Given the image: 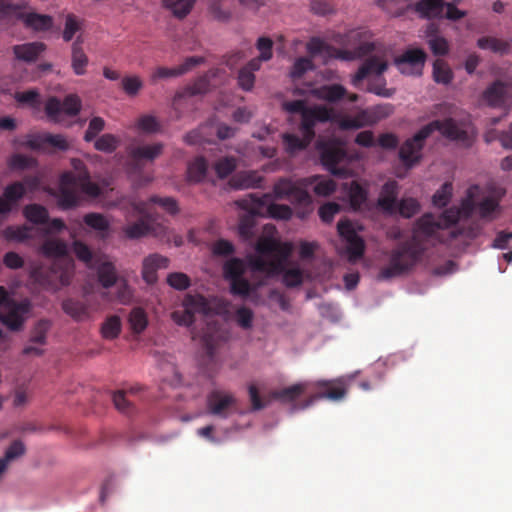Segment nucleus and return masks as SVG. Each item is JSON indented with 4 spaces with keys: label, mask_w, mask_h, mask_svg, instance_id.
<instances>
[{
    "label": "nucleus",
    "mask_w": 512,
    "mask_h": 512,
    "mask_svg": "<svg viewBox=\"0 0 512 512\" xmlns=\"http://www.w3.org/2000/svg\"><path fill=\"white\" fill-rule=\"evenodd\" d=\"M440 229L442 227L438 217L425 214L419 218L412 238L398 244L387 254L388 261L380 268L378 279L389 280L410 271L420 261L424 253L422 239L435 236Z\"/></svg>",
    "instance_id": "obj_1"
},
{
    "label": "nucleus",
    "mask_w": 512,
    "mask_h": 512,
    "mask_svg": "<svg viewBox=\"0 0 512 512\" xmlns=\"http://www.w3.org/2000/svg\"><path fill=\"white\" fill-rule=\"evenodd\" d=\"M435 131H439L446 138L461 142L465 146H470L473 141L470 134L459 127L452 118L443 121L434 120L406 139L399 147L398 157L405 168L411 169L420 163L425 141Z\"/></svg>",
    "instance_id": "obj_2"
},
{
    "label": "nucleus",
    "mask_w": 512,
    "mask_h": 512,
    "mask_svg": "<svg viewBox=\"0 0 512 512\" xmlns=\"http://www.w3.org/2000/svg\"><path fill=\"white\" fill-rule=\"evenodd\" d=\"M284 109L292 114H300V131L308 140L315 137V126L318 122H326L331 118V112L325 106L308 107L304 100H293L283 104Z\"/></svg>",
    "instance_id": "obj_3"
},
{
    "label": "nucleus",
    "mask_w": 512,
    "mask_h": 512,
    "mask_svg": "<svg viewBox=\"0 0 512 512\" xmlns=\"http://www.w3.org/2000/svg\"><path fill=\"white\" fill-rule=\"evenodd\" d=\"M41 251L44 256L54 259L52 268L55 273H59L61 285H69L74 273V261L68 253L66 242L47 239L43 242Z\"/></svg>",
    "instance_id": "obj_4"
},
{
    "label": "nucleus",
    "mask_w": 512,
    "mask_h": 512,
    "mask_svg": "<svg viewBox=\"0 0 512 512\" xmlns=\"http://www.w3.org/2000/svg\"><path fill=\"white\" fill-rule=\"evenodd\" d=\"M316 149L320 154L321 163L326 170L337 176H342L346 173V169L338 167V164L346 158V151L339 139H318Z\"/></svg>",
    "instance_id": "obj_5"
},
{
    "label": "nucleus",
    "mask_w": 512,
    "mask_h": 512,
    "mask_svg": "<svg viewBox=\"0 0 512 512\" xmlns=\"http://www.w3.org/2000/svg\"><path fill=\"white\" fill-rule=\"evenodd\" d=\"M363 227L347 218L341 219L337 223V231L342 241L345 243V250L349 261L355 262L362 258L365 252V241L359 235Z\"/></svg>",
    "instance_id": "obj_6"
},
{
    "label": "nucleus",
    "mask_w": 512,
    "mask_h": 512,
    "mask_svg": "<svg viewBox=\"0 0 512 512\" xmlns=\"http://www.w3.org/2000/svg\"><path fill=\"white\" fill-rule=\"evenodd\" d=\"M236 204L246 211V214L240 217L238 233L243 240H250L254 236L255 217L264 215L265 203L258 200L256 194H249L237 200Z\"/></svg>",
    "instance_id": "obj_7"
},
{
    "label": "nucleus",
    "mask_w": 512,
    "mask_h": 512,
    "mask_svg": "<svg viewBox=\"0 0 512 512\" xmlns=\"http://www.w3.org/2000/svg\"><path fill=\"white\" fill-rule=\"evenodd\" d=\"M272 198L286 199L294 205L308 207L312 204V198L305 189L302 180L294 182L288 178H280L273 186Z\"/></svg>",
    "instance_id": "obj_8"
},
{
    "label": "nucleus",
    "mask_w": 512,
    "mask_h": 512,
    "mask_svg": "<svg viewBox=\"0 0 512 512\" xmlns=\"http://www.w3.org/2000/svg\"><path fill=\"white\" fill-rule=\"evenodd\" d=\"M313 387L316 391L305 401L304 408L309 407L319 399L341 401L347 395V386L342 378L338 380L317 381L313 384Z\"/></svg>",
    "instance_id": "obj_9"
},
{
    "label": "nucleus",
    "mask_w": 512,
    "mask_h": 512,
    "mask_svg": "<svg viewBox=\"0 0 512 512\" xmlns=\"http://www.w3.org/2000/svg\"><path fill=\"white\" fill-rule=\"evenodd\" d=\"M81 107V99L76 94L67 95L62 102L50 97L45 104V113L51 121L59 122L62 113L74 117L79 114Z\"/></svg>",
    "instance_id": "obj_10"
},
{
    "label": "nucleus",
    "mask_w": 512,
    "mask_h": 512,
    "mask_svg": "<svg viewBox=\"0 0 512 512\" xmlns=\"http://www.w3.org/2000/svg\"><path fill=\"white\" fill-rule=\"evenodd\" d=\"M229 331L218 322H208L204 329L201 343L209 358H213L217 349L228 341Z\"/></svg>",
    "instance_id": "obj_11"
},
{
    "label": "nucleus",
    "mask_w": 512,
    "mask_h": 512,
    "mask_svg": "<svg viewBox=\"0 0 512 512\" xmlns=\"http://www.w3.org/2000/svg\"><path fill=\"white\" fill-rule=\"evenodd\" d=\"M255 249L257 253L274 257L272 262H280L282 271L284 263L292 253L293 247L287 242L283 243L272 238H261L258 240Z\"/></svg>",
    "instance_id": "obj_12"
},
{
    "label": "nucleus",
    "mask_w": 512,
    "mask_h": 512,
    "mask_svg": "<svg viewBox=\"0 0 512 512\" xmlns=\"http://www.w3.org/2000/svg\"><path fill=\"white\" fill-rule=\"evenodd\" d=\"M206 403L209 414L227 418L231 408L236 405V398L231 393L213 390L207 395Z\"/></svg>",
    "instance_id": "obj_13"
},
{
    "label": "nucleus",
    "mask_w": 512,
    "mask_h": 512,
    "mask_svg": "<svg viewBox=\"0 0 512 512\" xmlns=\"http://www.w3.org/2000/svg\"><path fill=\"white\" fill-rule=\"evenodd\" d=\"M426 58L427 55L424 50L419 48L408 49L395 59V65L403 74H419Z\"/></svg>",
    "instance_id": "obj_14"
},
{
    "label": "nucleus",
    "mask_w": 512,
    "mask_h": 512,
    "mask_svg": "<svg viewBox=\"0 0 512 512\" xmlns=\"http://www.w3.org/2000/svg\"><path fill=\"white\" fill-rule=\"evenodd\" d=\"M6 312L0 316L1 322L12 331L22 329L25 315L30 310V304L27 300L21 302H11L5 307Z\"/></svg>",
    "instance_id": "obj_15"
},
{
    "label": "nucleus",
    "mask_w": 512,
    "mask_h": 512,
    "mask_svg": "<svg viewBox=\"0 0 512 512\" xmlns=\"http://www.w3.org/2000/svg\"><path fill=\"white\" fill-rule=\"evenodd\" d=\"M394 107L392 104L377 105L370 110L363 111L359 114L357 119L345 122L346 127L360 128L364 125H373L382 119L392 115Z\"/></svg>",
    "instance_id": "obj_16"
},
{
    "label": "nucleus",
    "mask_w": 512,
    "mask_h": 512,
    "mask_svg": "<svg viewBox=\"0 0 512 512\" xmlns=\"http://www.w3.org/2000/svg\"><path fill=\"white\" fill-rule=\"evenodd\" d=\"M39 184L37 177H26L24 182L15 181L7 185L3 192V201L8 205L9 213L14 205H16L26 194V185L35 188Z\"/></svg>",
    "instance_id": "obj_17"
},
{
    "label": "nucleus",
    "mask_w": 512,
    "mask_h": 512,
    "mask_svg": "<svg viewBox=\"0 0 512 512\" xmlns=\"http://www.w3.org/2000/svg\"><path fill=\"white\" fill-rule=\"evenodd\" d=\"M307 51L311 56L323 55L340 60H351L353 58L350 51L337 49L318 37L310 39L307 43Z\"/></svg>",
    "instance_id": "obj_18"
},
{
    "label": "nucleus",
    "mask_w": 512,
    "mask_h": 512,
    "mask_svg": "<svg viewBox=\"0 0 512 512\" xmlns=\"http://www.w3.org/2000/svg\"><path fill=\"white\" fill-rule=\"evenodd\" d=\"M76 176L72 172H64L60 177L59 204L64 209L75 207L78 204V190Z\"/></svg>",
    "instance_id": "obj_19"
},
{
    "label": "nucleus",
    "mask_w": 512,
    "mask_h": 512,
    "mask_svg": "<svg viewBox=\"0 0 512 512\" xmlns=\"http://www.w3.org/2000/svg\"><path fill=\"white\" fill-rule=\"evenodd\" d=\"M209 87L210 77L208 74H204L196 78L194 82L188 85L182 92L177 93L173 100V109L176 113V119L181 117L179 107L182 105V100H184L186 97L205 94L208 92Z\"/></svg>",
    "instance_id": "obj_20"
},
{
    "label": "nucleus",
    "mask_w": 512,
    "mask_h": 512,
    "mask_svg": "<svg viewBox=\"0 0 512 512\" xmlns=\"http://www.w3.org/2000/svg\"><path fill=\"white\" fill-rule=\"evenodd\" d=\"M342 191L353 211H360L366 206L368 191L357 181L353 180L349 183H344L342 185Z\"/></svg>",
    "instance_id": "obj_21"
},
{
    "label": "nucleus",
    "mask_w": 512,
    "mask_h": 512,
    "mask_svg": "<svg viewBox=\"0 0 512 512\" xmlns=\"http://www.w3.org/2000/svg\"><path fill=\"white\" fill-rule=\"evenodd\" d=\"M387 69V62L378 56L367 58L359 67L358 71L352 78V84L359 87L360 83L369 75H381Z\"/></svg>",
    "instance_id": "obj_22"
},
{
    "label": "nucleus",
    "mask_w": 512,
    "mask_h": 512,
    "mask_svg": "<svg viewBox=\"0 0 512 512\" xmlns=\"http://www.w3.org/2000/svg\"><path fill=\"white\" fill-rule=\"evenodd\" d=\"M169 265V259L160 254H151L144 258L142 264V277L148 284H154L158 277L157 271L159 269L167 268Z\"/></svg>",
    "instance_id": "obj_23"
},
{
    "label": "nucleus",
    "mask_w": 512,
    "mask_h": 512,
    "mask_svg": "<svg viewBox=\"0 0 512 512\" xmlns=\"http://www.w3.org/2000/svg\"><path fill=\"white\" fill-rule=\"evenodd\" d=\"M399 186L396 181L386 182L380 192L377 204L386 213L393 214L397 210Z\"/></svg>",
    "instance_id": "obj_24"
},
{
    "label": "nucleus",
    "mask_w": 512,
    "mask_h": 512,
    "mask_svg": "<svg viewBox=\"0 0 512 512\" xmlns=\"http://www.w3.org/2000/svg\"><path fill=\"white\" fill-rule=\"evenodd\" d=\"M310 94L319 100L336 103L347 95V90L341 84H331L312 88Z\"/></svg>",
    "instance_id": "obj_25"
},
{
    "label": "nucleus",
    "mask_w": 512,
    "mask_h": 512,
    "mask_svg": "<svg viewBox=\"0 0 512 512\" xmlns=\"http://www.w3.org/2000/svg\"><path fill=\"white\" fill-rule=\"evenodd\" d=\"M444 0H420L415 4V11L423 19H441L444 16Z\"/></svg>",
    "instance_id": "obj_26"
},
{
    "label": "nucleus",
    "mask_w": 512,
    "mask_h": 512,
    "mask_svg": "<svg viewBox=\"0 0 512 512\" xmlns=\"http://www.w3.org/2000/svg\"><path fill=\"white\" fill-rule=\"evenodd\" d=\"M46 45L43 42H29L14 45L12 50L16 59L24 62H34L44 52Z\"/></svg>",
    "instance_id": "obj_27"
},
{
    "label": "nucleus",
    "mask_w": 512,
    "mask_h": 512,
    "mask_svg": "<svg viewBox=\"0 0 512 512\" xmlns=\"http://www.w3.org/2000/svg\"><path fill=\"white\" fill-rule=\"evenodd\" d=\"M83 39L78 36L71 47V67L75 75L82 76L86 73L89 59L82 47Z\"/></svg>",
    "instance_id": "obj_28"
},
{
    "label": "nucleus",
    "mask_w": 512,
    "mask_h": 512,
    "mask_svg": "<svg viewBox=\"0 0 512 512\" xmlns=\"http://www.w3.org/2000/svg\"><path fill=\"white\" fill-rule=\"evenodd\" d=\"M302 184L305 187H312L313 192L317 196L327 197L330 196L336 190V182L328 177L314 175L305 179H302Z\"/></svg>",
    "instance_id": "obj_29"
},
{
    "label": "nucleus",
    "mask_w": 512,
    "mask_h": 512,
    "mask_svg": "<svg viewBox=\"0 0 512 512\" xmlns=\"http://www.w3.org/2000/svg\"><path fill=\"white\" fill-rule=\"evenodd\" d=\"M310 388V384L307 382L297 383L289 387H285L270 392V397L274 400H278L281 403H291L298 399Z\"/></svg>",
    "instance_id": "obj_30"
},
{
    "label": "nucleus",
    "mask_w": 512,
    "mask_h": 512,
    "mask_svg": "<svg viewBox=\"0 0 512 512\" xmlns=\"http://www.w3.org/2000/svg\"><path fill=\"white\" fill-rule=\"evenodd\" d=\"M18 19L21 20L26 27L35 31H47L51 29L53 25V19L51 16L35 12L25 13L21 11L18 13Z\"/></svg>",
    "instance_id": "obj_31"
},
{
    "label": "nucleus",
    "mask_w": 512,
    "mask_h": 512,
    "mask_svg": "<svg viewBox=\"0 0 512 512\" xmlns=\"http://www.w3.org/2000/svg\"><path fill=\"white\" fill-rule=\"evenodd\" d=\"M507 98L506 85L501 81H495L483 92L484 101L493 108L502 107Z\"/></svg>",
    "instance_id": "obj_32"
},
{
    "label": "nucleus",
    "mask_w": 512,
    "mask_h": 512,
    "mask_svg": "<svg viewBox=\"0 0 512 512\" xmlns=\"http://www.w3.org/2000/svg\"><path fill=\"white\" fill-rule=\"evenodd\" d=\"M258 200H263L265 203L264 214L267 213L271 218L278 220H288L292 217V209L285 204L272 203L271 193H266L261 196L257 195Z\"/></svg>",
    "instance_id": "obj_33"
},
{
    "label": "nucleus",
    "mask_w": 512,
    "mask_h": 512,
    "mask_svg": "<svg viewBox=\"0 0 512 512\" xmlns=\"http://www.w3.org/2000/svg\"><path fill=\"white\" fill-rule=\"evenodd\" d=\"M262 182L263 177L257 171H241L230 180L234 189L259 188Z\"/></svg>",
    "instance_id": "obj_34"
},
{
    "label": "nucleus",
    "mask_w": 512,
    "mask_h": 512,
    "mask_svg": "<svg viewBox=\"0 0 512 512\" xmlns=\"http://www.w3.org/2000/svg\"><path fill=\"white\" fill-rule=\"evenodd\" d=\"M266 254L251 255L248 257L250 268L255 272L266 273L268 275L279 274L281 272V263L272 262L265 258Z\"/></svg>",
    "instance_id": "obj_35"
},
{
    "label": "nucleus",
    "mask_w": 512,
    "mask_h": 512,
    "mask_svg": "<svg viewBox=\"0 0 512 512\" xmlns=\"http://www.w3.org/2000/svg\"><path fill=\"white\" fill-rule=\"evenodd\" d=\"M63 311L75 321H84L90 317L88 305L74 298L65 299L62 302Z\"/></svg>",
    "instance_id": "obj_36"
},
{
    "label": "nucleus",
    "mask_w": 512,
    "mask_h": 512,
    "mask_svg": "<svg viewBox=\"0 0 512 512\" xmlns=\"http://www.w3.org/2000/svg\"><path fill=\"white\" fill-rule=\"evenodd\" d=\"M48 144L59 150H67L69 144L62 135L44 134L36 136L28 140L27 145L32 149H40L43 145Z\"/></svg>",
    "instance_id": "obj_37"
},
{
    "label": "nucleus",
    "mask_w": 512,
    "mask_h": 512,
    "mask_svg": "<svg viewBox=\"0 0 512 512\" xmlns=\"http://www.w3.org/2000/svg\"><path fill=\"white\" fill-rule=\"evenodd\" d=\"M163 151L162 143H154L152 145H140L132 147L129 151L130 156L137 162L142 160L153 161L161 155Z\"/></svg>",
    "instance_id": "obj_38"
},
{
    "label": "nucleus",
    "mask_w": 512,
    "mask_h": 512,
    "mask_svg": "<svg viewBox=\"0 0 512 512\" xmlns=\"http://www.w3.org/2000/svg\"><path fill=\"white\" fill-rule=\"evenodd\" d=\"M477 46L482 50H489L501 56L510 53V42L492 36H484L477 40Z\"/></svg>",
    "instance_id": "obj_39"
},
{
    "label": "nucleus",
    "mask_w": 512,
    "mask_h": 512,
    "mask_svg": "<svg viewBox=\"0 0 512 512\" xmlns=\"http://www.w3.org/2000/svg\"><path fill=\"white\" fill-rule=\"evenodd\" d=\"M114 286H116V293L112 295L110 292H105L102 295L103 298L123 305L129 304L132 300L133 292L127 281L125 279H119Z\"/></svg>",
    "instance_id": "obj_40"
},
{
    "label": "nucleus",
    "mask_w": 512,
    "mask_h": 512,
    "mask_svg": "<svg viewBox=\"0 0 512 512\" xmlns=\"http://www.w3.org/2000/svg\"><path fill=\"white\" fill-rule=\"evenodd\" d=\"M97 277L103 288H111L119 280L116 268L112 262L104 261L97 267Z\"/></svg>",
    "instance_id": "obj_41"
},
{
    "label": "nucleus",
    "mask_w": 512,
    "mask_h": 512,
    "mask_svg": "<svg viewBox=\"0 0 512 512\" xmlns=\"http://www.w3.org/2000/svg\"><path fill=\"white\" fill-rule=\"evenodd\" d=\"M25 218L36 225H44L48 222V210L40 204H29L23 209Z\"/></svg>",
    "instance_id": "obj_42"
},
{
    "label": "nucleus",
    "mask_w": 512,
    "mask_h": 512,
    "mask_svg": "<svg viewBox=\"0 0 512 512\" xmlns=\"http://www.w3.org/2000/svg\"><path fill=\"white\" fill-rule=\"evenodd\" d=\"M312 140H308L307 137H299L295 134L286 133L283 135L284 149L289 154H294L298 151L306 149Z\"/></svg>",
    "instance_id": "obj_43"
},
{
    "label": "nucleus",
    "mask_w": 512,
    "mask_h": 512,
    "mask_svg": "<svg viewBox=\"0 0 512 512\" xmlns=\"http://www.w3.org/2000/svg\"><path fill=\"white\" fill-rule=\"evenodd\" d=\"M26 451L25 445L20 440H15L7 448L5 456L0 459V477L7 469L8 463L20 456Z\"/></svg>",
    "instance_id": "obj_44"
},
{
    "label": "nucleus",
    "mask_w": 512,
    "mask_h": 512,
    "mask_svg": "<svg viewBox=\"0 0 512 512\" xmlns=\"http://www.w3.org/2000/svg\"><path fill=\"white\" fill-rule=\"evenodd\" d=\"M207 162L204 157H197L194 159L187 168V177L190 182L202 181L207 173Z\"/></svg>",
    "instance_id": "obj_45"
},
{
    "label": "nucleus",
    "mask_w": 512,
    "mask_h": 512,
    "mask_svg": "<svg viewBox=\"0 0 512 512\" xmlns=\"http://www.w3.org/2000/svg\"><path fill=\"white\" fill-rule=\"evenodd\" d=\"M165 8L169 9L172 14L182 19L191 11L195 0H162Z\"/></svg>",
    "instance_id": "obj_46"
},
{
    "label": "nucleus",
    "mask_w": 512,
    "mask_h": 512,
    "mask_svg": "<svg viewBox=\"0 0 512 512\" xmlns=\"http://www.w3.org/2000/svg\"><path fill=\"white\" fill-rule=\"evenodd\" d=\"M453 77V71L445 61L435 60L433 64V79L436 83L447 85L451 83Z\"/></svg>",
    "instance_id": "obj_47"
},
{
    "label": "nucleus",
    "mask_w": 512,
    "mask_h": 512,
    "mask_svg": "<svg viewBox=\"0 0 512 512\" xmlns=\"http://www.w3.org/2000/svg\"><path fill=\"white\" fill-rule=\"evenodd\" d=\"M121 319L117 315L109 316L101 326V335L104 339H116L121 332Z\"/></svg>",
    "instance_id": "obj_48"
},
{
    "label": "nucleus",
    "mask_w": 512,
    "mask_h": 512,
    "mask_svg": "<svg viewBox=\"0 0 512 512\" xmlns=\"http://www.w3.org/2000/svg\"><path fill=\"white\" fill-rule=\"evenodd\" d=\"M84 223L91 229L101 233L102 237H105L109 230V222L100 213H88L84 216Z\"/></svg>",
    "instance_id": "obj_49"
},
{
    "label": "nucleus",
    "mask_w": 512,
    "mask_h": 512,
    "mask_svg": "<svg viewBox=\"0 0 512 512\" xmlns=\"http://www.w3.org/2000/svg\"><path fill=\"white\" fill-rule=\"evenodd\" d=\"M32 228L26 225L8 226L2 231L3 237L8 241L23 242L31 237Z\"/></svg>",
    "instance_id": "obj_50"
},
{
    "label": "nucleus",
    "mask_w": 512,
    "mask_h": 512,
    "mask_svg": "<svg viewBox=\"0 0 512 512\" xmlns=\"http://www.w3.org/2000/svg\"><path fill=\"white\" fill-rule=\"evenodd\" d=\"M76 176V183L78 189H80L85 194L97 197L100 194L99 186L90 180V176L88 171H82L79 175Z\"/></svg>",
    "instance_id": "obj_51"
},
{
    "label": "nucleus",
    "mask_w": 512,
    "mask_h": 512,
    "mask_svg": "<svg viewBox=\"0 0 512 512\" xmlns=\"http://www.w3.org/2000/svg\"><path fill=\"white\" fill-rule=\"evenodd\" d=\"M129 323L133 333H142L148 325L145 311L140 307L133 308L129 315Z\"/></svg>",
    "instance_id": "obj_52"
},
{
    "label": "nucleus",
    "mask_w": 512,
    "mask_h": 512,
    "mask_svg": "<svg viewBox=\"0 0 512 512\" xmlns=\"http://www.w3.org/2000/svg\"><path fill=\"white\" fill-rule=\"evenodd\" d=\"M51 328V322L47 319L39 320L33 329L31 330V335L29 341L31 343L44 345L46 344L47 333Z\"/></svg>",
    "instance_id": "obj_53"
},
{
    "label": "nucleus",
    "mask_w": 512,
    "mask_h": 512,
    "mask_svg": "<svg viewBox=\"0 0 512 512\" xmlns=\"http://www.w3.org/2000/svg\"><path fill=\"white\" fill-rule=\"evenodd\" d=\"M230 291L233 295L247 298L257 286H253L246 278L240 277L229 280Z\"/></svg>",
    "instance_id": "obj_54"
},
{
    "label": "nucleus",
    "mask_w": 512,
    "mask_h": 512,
    "mask_svg": "<svg viewBox=\"0 0 512 512\" xmlns=\"http://www.w3.org/2000/svg\"><path fill=\"white\" fill-rule=\"evenodd\" d=\"M183 307H186L195 317L196 313H206L208 310V303L205 297L201 295H187L183 301Z\"/></svg>",
    "instance_id": "obj_55"
},
{
    "label": "nucleus",
    "mask_w": 512,
    "mask_h": 512,
    "mask_svg": "<svg viewBox=\"0 0 512 512\" xmlns=\"http://www.w3.org/2000/svg\"><path fill=\"white\" fill-rule=\"evenodd\" d=\"M245 266L241 259L233 258L227 261L224 265V275L229 281L235 278L244 277Z\"/></svg>",
    "instance_id": "obj_56"
},
{
    "label": "nucleus",
    "mask_w": 512,
    "mask_h": 512,
    "mask_svg": "<svg viewBox=\"0 0 512 512\" xmlns=\"http://www.w3.org/2000/svg\"><path fill=\"white\" fill-rule=\"evenodd\" d=\"M119 141L113 134H103L94 142V148L104 153H112L118 147Z\"/></svg>",
    "instance_id": "obj_57"
},
{
    "label": "nucleus",
    "mask_w": 512,
    "mask_h": 512,
    "mask_svg": "<svg viewBox=\"0 0 512 512\" xmlns=\"http://www.w3.org/2000/svg\"><path fill=\"white\" fill-rule=\"evenodd\" d=\"M121 87L129 97H135L142 89L143 81L136 75L125 76L121 80Z\"/></svg>",
    "instance_id": "obj_58"
},
{
    "label": "nucleus",
    "mask_w": 512,
    "mask_h": 512,
    "mask_svg": "<svg viewBox=\"0 0 512 512\" xmlns=\"http://www.w3.org/2000/svg\"><path fill=\"white\" fill-rule=\"evenodd\" d=\"M420 205L414 198H403L397 203V210L399 214L404 218H411L418 213Z\"/></svg>",
    "instance_id": "obj_59"
},
{
    "label": "nucleus",
    "mask_w": 512,
    "mask_h": 512,
    "mask_svg": "<svg viewBox=\"0 0 512 512\" xmlns=\"http://www.w3.org/2000/svg\"><path fill=\"white\" fill-rule=\"evenodd\" d=\"M314 64L313 61L310 58L307 57H300L296 59L294 62L291 71H290V77L293 80L301 78L307 71L313 70Z\"/></svg>",
    "instance_id": "obj_60"
},
{
    "label": "nucleus",
    "mask_w": 512,
    "mask_h": 512,
    "mask_svg": "<svg viewBox=\"0 0 512 512\" xmlns=\"http://www.w3.org/2000/svg\"><path fill=\"white\" fill-rule=\"evenodd\" d=\"M81 28V22L78 18L73 14H68L66 16L65 27L62 34L63 40L65 42H70Z\"/></svg>",
    "instance_id": "obj_61"
},
{
    "label": "nucleus",
    "mask_w": 512,
    "mask_h": 512,
    "mask_svg": "<svg viewBox=\"0 0 512 512\" xmlns=\"http://www.w3.org/2000/svg\"><path fill=\"white\" fill-rule=\"evenodd\" d=\"M280 273L283 274V283L287 287H297L303 282V273L300 268L285 269L283 266V270Z\"/></svg>",
    "instance_id": "obj_62"
},
{
    "label": "nucleus",
    "mask_w": 512,
    "mask_h": 512,
    "mask_svg": "<svg viewBox=\"0 0 512 512\" xmlns=\"http://www.w3.org/2000/svg\"><path fill=\"white\" fill-rule=\"evenodd\" d=\"M137 128L145 133H156L160 131L161 125L157 118L152 115H142L136 124Z\"/></svg>",
    "instance_id": "obj_63"
},
{
    "label": "nucleus",
    "mask_w": 512,
    "mask_h": 512,
    "mask_svg": "<svg viewBox=\"0 0 512 512\" xmlns=\"http://www.w3.org/2000/svg\"><path fill=\"white\" fill-rule=\"evenodd\" d=\"M236 168V160L233 157H224L219 159L214 166L216 174L223 179L229 176Z\"/></svg>",
    "instance_id": "obj_64"
}]
</instances>
